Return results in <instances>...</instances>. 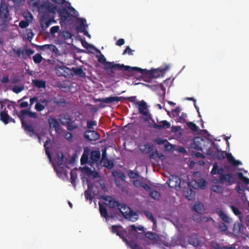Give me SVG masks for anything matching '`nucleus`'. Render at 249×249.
<instances>
[{"label": "nucleus", "instance_id": "f257e3e1", "mask_svg": "<svg viewBox=\"0 0 249 249\" xmlns=\"http://www.w3.org/2000/svg\"><path fill=\"white\" fill-rule=\"evenodd\" d=\"M104 69L109 75L113 74L115 73V71L117 70L123 71H134V67L125 66L123 64H115L114 62H106L104 66Z\"/></svg>", "mask_w": 249, "mask_h": 249}, {"label": "nucleus", "instance_id": "f03ea898", "mask_svg": "<svg viewBox=\"0 0 249 249\" xmlns=\"http://www.w3.org/2000/svg\"><path fill=\"white\" fill-rule=\"evenodd\" d=\"M169 70V67H165L163 68H160L157 69L151 70L150 71L134 67V71H139L142 74H146L150 77L155 78L163 76L167 71Z\"/></svg>", "mask_w": 249, "mask_h": 249}, {"label": "nucleus", "instance_id": "7ed1b4c3", "mask_svg": "<svg viewBox=\"0 0 249 249\" xmlns=\"http://www.w3.org/2000/svg\"><path fill=\"white\" fill-rule=\"evenodd\" d=\"M40 20L41 28L43 30H46L52 23L56 22L53 17H51L50 14L47 12H42Z\"/></svg>", "mask_w": 249, "mask_h": 249}, {"label": "nucleus", "instance_id": "20e7f679", "mask_svg": "<svg viewBox=\"0 0 249 249\" xmlns=\"http://www.w3.org/2000/svg\"><path fill=\"white\" fill-rule=\"evenodd\" d=\"M105 200L108 202L107 205L111 209L118 208L119 211L123 214L126 213V212H124V211L127 208L126 206L124 204H121L119 202L115 200L113 198L110 196H107Z\"/></svg>", "mask_w": 249, "mask_h": 249}, {"label": "nucleus", "instance_id": "39448f33", "mask_svg": "<svg viewBox=\"0 0 249 249\" xmlns=\"http://www.w3.org/2000/svg\"><path fill=\"white\" fill-rule=\"evenodd\" d=\"M149 120L152 122L151 123H150V126L156 129L161 130L162 129L169 128L170 127V123L166 120L159 121L157 119V121L158 124H157L150 116L149 118H145L144 121H147Z\"/></svg>", "mask_w": 249, "mask_h": 249}, {"label": "nucleus", "instance_id": "423d86ee", "mask_svg": "<svg viewBox=\"0 0 249 249\" xmlns=\"http://www.w3.org/2000/svg\"><path fill=\"white\" fill-rule=\"evenodd\" d=\"M33 5L35 6H37L39 8L45 9L47 10L49 13H51L55 14L57 11V6L49 1L45 2L39 5V1H36L33 3Z\"/></svg>", "mask_w": 249, "mask_h": 249}, {"label": "nucleus", "instance_id": "0eeeda50", "mask_svg": "<svg viewBox=\"0 0 249 249\" xmlns=\"http://www.w3.org/2000/svg\"><path fill=\"white\" fill-rule=\"evenodd\" d=\"M0 18L1 19H12L10 15L8 5L5 2H1L0 4Z\"/></svg>", "mask_w": 249, "mask_h": 249}, {"label": "nucleus", "instance_id": "6e6552de", "mask_svg": "<svg viewBox=\"0 0 249 249\" xmlns=\"http://www.w3.org/2000/svg\"><path fill=\"white\" fill-rule=\"evenodd\" d=\"M181 109L179 107H177L175 109H172V116L174 119L179 123H184L186 122V118L187 117L186 114L182 113L181 116L179 115Z\"/></svg>", "mask_w": 249, "mask_h": 249}, {"label": "nucleus", "instance_id": "1a4fd4ad", "mask_svg": "<svg viewBox=\"0 0 249 249\" xmlns=\"http://www.w3.org/2000/svg\"><path fill=\"white\" fill-rule=\"evenodd\" d=\"M225 151H223L220 150L214 151L213 149L209 148L207 150V154L213 159H217L219 160H223L225 159L226 155Z\"/></svg>", "mask_w": 249, "mask_h": 249}, {"label": "nucleus", "instance_id": "9d476101", "mask_svg": "<svg viewBox=\"0 0 249 249\" xmlns=\"http://www.w3.org/2000/svg\"><path fill=\"white\" fill-rule=\"evenodd\" d=\"M21 124L22 127L27 134L31 137L33 136L34 135H36L37 137L38 140L40 142V136L35 131L34 127L32 125L28 124L23 120H21Z\"/></svg>", "mask_w": 249, "mask_h": 249}, {"label": "nucleus", "instance_id": "9b49d317", "mask_svg": "<svg viewBox=\"0 0 249 249\" xmlns=\"http://www.w3.org/2000/svg\"><path fill=\"white\" fill-rule=\"evenodd\" d=\"M219 180L220 183L224 184L227 182L229 185L234 183L236 181L235 177L231 174L222 175L219 176Z\"/></svg>", "mask_w": 249, "mask_h": 249}, {"label": "nucleus", "instance_id": "f8f14e48", "mask_svg": "<svg viewBox=\"0 0 249 249\" xmlns=\"http://www.w3.org/2000/svg\"><path fill=\"white\" fill-rule=\"evenodd\" d=\"M13 52L17 54L18 57H20L22 55V58L24 59H26L27 55L30 56L35 53L33 50L27 49L24 51L21 48H18V49H14Z\"/></svg>", "mask_w": 249, "mask_h": 249}, {"label": "nucleus", "instance_id": "ddd939ff", "mask_svg": "<svg viewBox=\"0 0 249 249\" xmlns=\"http://www.w3.org/2000/svg\"><path fill=\"white\" fill-rule=\"evenodd\" d=\"M84 136L89 141H95L100 138L99 134L95 131L91 130L85 131Z\"/></svg>", "mask_w": 249, "mask_h": 249}, {"label": "nucleus", "instance_id": "4468645a", "mask_svg": "<svg viewBox=\"0 0 249 249\" xmlns=\"http://www.w3.org/2000/svg\"><path fill=\"white\" fill-rule=\"evenodd\" d=\"M137 104L138 105V109L140 114L146 116L150 117V114L148 113L147 106L146 103L143 100L137 102Z\"/></svg>", "mask_w": 249, "mask_h": 249}, {"label": "nucleus", "instance_id": "2eb2a0df", "mask_svg": "<svg viewBox=\"0 0 249 249\" xmlns=\"http://www.w3.org/2000/svg\"><path fill=\"white\" fill-rule=\"evenodd\" d=\"M203 139L197 137H195L192 141L190 147L191 148L198 150V151H202V146H201V142L203 141Z\"/></svg>", "mask_w": 249, "mask_h": 249}, {"label": "nucleus", "instance_id": "dca6fc26", "mask_svg": "<svg viewBox=\"0 0 249 249\" xmlns=\"http://www.w3.org/2000/svg\"><path fill=\"white\" fill-rule=\"evenodd\" d=\"M122 99H124L123 97H117V96H110L105 98H99L98 101L104 103L109 104L112 103H118Z\"/></svg>", "mask_w": 249, "mask_h": 249}, {"label": "nucleus", "instance_id": "f3484780", "mask_svg": "<svg viewBox=\"0 0 249 249\" xmlns=\"http://www.w3.org/2000/svg\"><path fill=\"white\" fill-rule=\"evenodd\" d=\"M154 142L157 143L158 144H163L165 146V149L166 150H171V144H170L166 139H163L162 138H157Z\"/></svg>", "mask_w": 249, "mask_h": 249}, {"label": "nucleus", "instance_id": "a211bd4d", "mask_svg": "<svg viewBox=\"0 0 249 249\" xmlns=\"http://www.w3.org/2000/svg\"><path fill=\"white\" fill-rule=\"evenodd\" d=\"M181 179L177 176L172 175V188H175L176 190L180 189Z\"/></svg>", "mask_w": 249, "mask_h": 249}, {"label": "nucleus", "instance_id": "6ab92c4d", "mask_svg": "<svg viewBox=\"0 0 249 249\" xmlns=\"http://www.w3.org/2000/svg\"><path fill=\"white\" fill-rule=\"evenodd\" d=\"M226 157L228 161L234 166H237L242 164V162L240 160H236L231 153H227Z\"/></svg>", "mask_w": 249, "mask_h": 249}, {"label": "nucleus", "instance_id": "aec40b11", "mask_svg": "<svg viewBox=\"0 0 249 249\" xmlns=\"http://www.w3.org/2000/svg\"><path fill=\"white\" fill-rule=\"evenodd\" d=\"M48 123L50 128H54L56 131L59 129V124L56 119L52 117L49 118Z\"/></svg>", "mask_w": 249, "mask_h": 249}, {"label": "nucleus", "instance_id": "412c9836", "mask_svg": "<svg viewBox=\"0 0 249 249\" xmlns=\"http://www.w3.org/2000/svg\"><path fill=\"white\" fill-rule=\"evenodd\" d=\"M61 19L63 21H66L70 18V13L65 8H63L58 11Z\"/></svg>", "mask_w": 249, "mask_h": 249}, {"label": "nucleus", "instance_id": "4be33fe9", "mask_svg": "<svg viewBox=\"0 0 249 249\" xmlns=\"http://www.w3.org/2000/svg\"><path fill=\"white\" fill-rule=\"evenodd\" d=\"M60 121L61 123L63 125H66L71 122L70 115L68 113H64L60 115Z\"/></svg>", "mask_w": 249, "mask_h": 249}, {"label": "nucleus", "instance_id": "5701e85b", "mask_svg": "<svg viewBox=\"0 0 249 249\" xmlns=\"http://www.w3.org/2000/svg\"><path fill=\"white\" fill-rule=\"evenodd\" d=\"M53 102L57 105L64 107L66 105L65 99L61 96H58L53 99Z\"/></svg>", "mask_w": 249, "mask_h": 249}, {"label": "nucleus", "instance_id": "b1692460", "mask_svg": "<svg viewBox=\"0 0 249 249\" xmlns=\"http://www.w3.org/2000/svg\"><path fill=\"white\" fill-rule=\"evenodd\" d=\"M184 194L185 197L188 199V200H192L194 199L195 196V192L191 189V188L188 187L184 190Z\"/></svg>", "mask_w": 249, "mask_h": 249}, {"label": "nucleus", "instance_id": "393cba45", "mask_svg": "<svg viewBox=\"0 0 249 249\" xmlns=\"http://www.w3.org/2000/svg\"><path fill=\"white\" fill-rule=\"evenodd\" d=\"M54 170L59 177H62V176L68 177V172L63 167L59 166L58 168L54 167Z\"/></svg>", "mask_w": 249, "mask_h": 249}, {"label": "nucleus", "instance_id": "a878e982", "mask_svg": "<svg viewBox=\"0 0 249 249\" xmlns=\"http://www.w3.org/2000/svg\"><path fill=\"white\" fill-rule=\"evenodd\" d=\"M125 217L126 218L133 222L138 219V214L135 212L131 210H130L129 212L125 215Z\"/></svg>", "mask_w": 249, "mask_h": 249}, {"label": "nucleus", "instance_id": "bb28decb", "mask_svg": "<svg viewBox=\"0 0 249 249\" xmlns=\"http://www.w3.org/2000/svg\"><path fill=\"white\" fill-rule=\"evenodd\" d=\"M32 84L38 89L46 87V82L43 80L33 79L32 80Z\"/></svg>", "mask_w": 249, "mask_h": 249}, {"label": "nucleus", "instance_id": "cd10ccee", "mask_svg": "<svg viewBox=\"0 0 249 249\" xmlns=\"http://www.w3.org/2000/svg\"><path fill=\"white\" fill-rule=\"evenodd\" d=\"M99 211L101 214V215L106 218V219H107L109 218V216L107 213V208L106 206L104 205H102V204L99 203Z\"/></svg>", "mask_w": 249, "mask_h": 249}, {"label": "nucleus", "instance_id": "c85d7f7f", "mask_svg": "<svg viewBox=\"0 0 249 249\" xmlns=\"http://www.w3.org/2000/svg\"><path fill=\"white\" fill-rule=\"evenodd\" d=\"M193 210L198 213H201L204 210L203 205L200 202L196 203L194 204Z\"/></svg>", "mask_w": 249, "mask_h": 249}, {"label": "nucleus", "instance_id": "c756f323", "mask_svg": "<svg viewBox=\"0 0 249 249\" xmlns=\"http://www.w3.org/2000/svg\"><path fill=\"white\" fill-rule=\"evenodd\" d=\"M72 71L75 75H78L79 77L84 78L86 76V73L83 71L81 68H72Z\"/></svg>", "mask_w": 249, "mask_h": 249}, {"label": "nucleus", "instance_id": "7c9ffc66", "mask_svg": "<svg viewBox=\"0 0 249 249\" xmlns=\"http://www.w3.org/2000/svg\"><path fill=\"white\" fill-rule=\"evenodd\" d=\"M100 152L99 151H92L90 154V159L93 161H98L100 159Z\"/></svg>", "mask_w": 249, "mask_h": 249}, {"label": "nucleus", "instance_id": "2f4dec72", "mask_svg": "<svg viewBox=\"0 0 249 249\" xmlns=\"http://www.w3.org/2000/svg\"><path fill=\"white\" fill-rule=\"evenodd\" d=\"M42 49H47L50 50L51 52L57 54L59 53L57 48L53 44H46L41 47Z\"/></svg>", "mask_w": 249, "mask_h": 249}, {"label": "nucleus", "instance_id": "473e14b6", "mask_svg": "<svg viewBox=\"0 0 249 249\" xmlns=\"http://www.w3.org/2000/svg\"><path fill=\"white\" fill-rule=\"evenodd\" d=\"M10 116L8 113L5 111H1L0 113V119L5 124H7L9 122Z\"/></svg>", "mask_w": 249, "mask_h": 249}, {"label": "nucleus", "instance_id": "72a5a7b5", "mask_svg": "<svg viewBox=\"0 0 249 249\" xmlns=\"http://www.w3.org/2000/svg\"><path fill=\"white\" fill-rule=\"evenodd\" d=\"M218 213L220 217L224 222L227 223H230L231 222V219L223 211H220Z\"/></svg>", "mask_w": 249, "mask_h": 249}, {"label": "nucleus", "instance_id": "f704fd0d", "mask_svg": "<svg viewBox=\"0 0 249 249\" xmlns=\"http://www.w3.org/2000/svg\"><path fill=\"white\" fill-rule=\"evenodd\" d=\"M143 213L149 220L153 223L154 226L156 225V219L154 217L152 214L148 211H144Z\"/></svg>", "mask_w": 249, "mask_h": 249}, {"label": "nucleus", "instance_id": "c9c22d12", "mask_svg": "<svg viewBox=\"0 0 249 249\" xmlns=\"http://www.w3.org/2000/svg\"><path fill=\"white\" fill-rule=\"evenodd\" d=\"M186 125L187 127L194 132L197 131L199 129L198 126L192 122H187Z\"/></svg>", "mask_w": 249, "mask_h": 249}, {"label": "nucleus", "instance_id": "e433bc0d", "mask_svg": "<svg viewBox=\"0 0 249 249\" xmlns=\"http://www.w3.org/2000/svg\"><path fill=\"white\" fill-rule=\"evenodd\" d=\"M70 175H71L70 181H71V183L72 184V185L73 186V187H75L76 186L75 181H76V179L77 178V174H76V171H72V170L71 171V172L70 173Z\"/></svg>", "mask_w": 249, "mask_h": 249}, {"label": "nucleus", "instance_id": "4c0bfd02", "mask_svg": "<svg viewBox=\"0 0 249 249\" xmlns=\"http://www.w3.org/2000/svg\"><path fill=\"white\" fill-rule=\"evenodd\" d=\"M236 175L239 179L242 180L246 185L249 184V178L245 177L241 172H238Z\"/></svg>", "mask_w": 249, "mask_h": 249}, {"label": "nucleus", "instance_id": "58836bf2", "mask_svg": "<svg viewBox=\"0 0 249 249\" xmlns=\"http://www.w3.org/2000/svg\"><path fill=\"white\" fill-rule=\"evenodd\" d=\"M95 51L97 53L100 54V55L98 56V61L99 63L104 64L105 65L106 62H107V61H106V58H105V56L103 54H102L101 51L98 49H96Z\"/></svg>", "mask_w": 249, "mask_h": 249}, {"label": "nucleus", "instance_id": "ea45409f", "mask_svg": "<svg viewBox=\"0 0 249 249\" xmlns=\"http://www.w3.org/2000/svg\"><path fill=\"white\" fill-rule=\"evenodd\" d=\"M145 236L150 240L155 241L157 240L159 237L156 233L152 232H147L145 233Z\"/></svg>", "mask_w": 249, "mask_h": 249}, {"label": "nucleus", "instance_id": "a19ab883", "mask_svg": "<svg viewBox=\"0 0 249 249\" xmlns=\"http://www.w3.org/2000/svg\"><path fill=\"white\" fill-rule=\"evenodd\" d=\"M144 148H141V151L144 153H149L151 152L152 149V145L149 144H146L144 145Z\"/></svg>", "mask_w": 249, "mask_h": 249}, {"label": "nucleus", "instance_id": "79ce46f5", "mask_svg": "<svg viewBox=\"0 0 249 249\" xmlns=\"http://www.w3.org/2000/svg\"><path fill=\"white\" fill-rule=\"evenodd\" d=\"M64 160V156L62 152L58 153L57 154V159L56 162L59 166L63 164Z\"/></svg>", "mask_w": 249, "mask_h": 249}, {"label": "nucleus", "instance_id": "37998d69", "mask_svg": "<svg viewBox=\"0 0 249 249\" xmlns=\"http://www.w3.org/2000/svg\"><path fill=\"white\" fill-rule=\"evenodd\" d=\"M33 59L35 63L38 64L41 62L43 58L40 53H36L33 57Z\"/></svg>", "mask_w": 249, "mask_h": 249}, {"label": "nucleus", "instance_id": "c03bdc74", "mask_svg": "<svg viewBox=\"0 0 249 249\" xmlns=\"http://www.w3.org/2000/svg\"><path fill=\"white\" fill-rule=\"evenodd\" d=\"M150 196L156 200L159 199L160 197V193L157 191H152L150 193Z\"/></svg>", "mask_w": 249, "mask_h": 249}, {"label": "nucleus", "instance_id": "a18cd8bd", "mask_svg": "<svg viewBox=\"0 0 249 249\" xmlns=\"http://www.w3.org/2000/svg\"><path fill=\"white\" fill-rule=\"evenodd\" d=\"M131 249H142V248L135 243V241H130L127 244Z\"/></svg>", "mask_w": 249, "mask_h": 249}, {"label": "nucleus", "instance_id": "49530a36", "mask_svg": "<svg viewBox=\"0 0 249 249\" xmlns=\"http://www.w3.org/2000/svg\"><path fill=\"white\" fill-rule=\"evenodd\" d=\"M211 189L213 192L218 193H222L223 191V188L219 185H213L211 187Z\"/></svg>", "mask_w": 249, "mask_h": 249}, {"label": "nucleus", "instance_id": "de8ad7c7", "mask_svg": "<svg viewBox=\"0 0 249 249\" xmlns=\"http://www.w3.org/2000/svg\"><path fill=\"white\" fill-rule=\"evenodd\" d=\"M64 137L70 142H72L74 141V136L71 133L69 132H66L65 133Z\"/></svg>", "mask_w": 249, "mask_h": 249}, {"label": "nucleus", "instance_id": "09e8293b", "mask_svg": "<svg viewBox=\"0 0 249 249\" xmlns=\"http://www.w3.org/2000/svg\"><path fill=\"white\" fill-rule=\"evenodd\" d=\"M2 22L1 25L2 27V30L3 31H6L8 28V24L12 19H7V21H5V19H1Z\"/></svg>", "mask_w": 249, "mask_h": 249}, {"label": "nucleus", "instance_id": "8fccbe9b", "mask_svg": "<svg viewBox=\"0 0 249 249\" xmlns=\"http://www.w3.org/2000/svg\"><path fill=\"white\" fill-rule=\"evenodd\" d=\"M232 212L235 215L240 216L242 215L241 212L238 209V208L234 206L231 205L230 206Z\"/></svg>", "mask_w": 249, "mask_h": 249}, {"label": "nucleus", "instance_id": "3c124183", "mask_svg": "<svg viewBox=\"0 0 249 249\" xmlns=\"http://www.w3.org/2000/svg\"><path fill=\"white\" fill-rule=\"evenodd\" d=\"M122 227L120 226L113 225L111 227V231L113 233L117 235L120 231Z\"/></svg>", "mask_w": 249, "mask_h": 249}, {"label": "nucleus", "instance_id": "603ef678", "mask_svg": "<svg viewBox=\"0 0 249 249\" xmlns=\"http://www.w3.org/2000/svg\"><path fill=\"white\" fill-rule=\"evenodd\" d=\"M128 176L131 178H137L139 176V175L137 172L130 170L128 172Z\"/></svg>", "mask_w": 249, "mask_h": 249}, {"label": "nucleus", "instance_id": "864d4df0", "mask_svg": "<svg viewBox=\"0 0 249 249\" xmlns=\"http://www.w3.org/2000/svg\"><path fill=\"white\" fill-rule=\"evenodd\" d=\"M45 108V105L43 104H41V103H38L37 102L36 104L35 105V109L37 111H41L43 110Z\"/></svg>", "mask_w": 249, "mask_h": 249}, {"label": "nucleus", "instance_id": "5fc2aeb1", "mask_svg": "<svg viewBox=\"0 0 249 249\" xmlns=\"http://www.w3.org/2000/svg\"><path fill=\"white\" fill-rule=\"evenodd\" d=\"M97 123L95 121L88 120L87 122V126L88 129H93V126L96 125Z\"/></svg>", "mask_w": 249, "mask_h": 249}, {"label": "nucleus", "instance_id": "6e6d98bb", "mask_svg": "<svg viewBox=\"0 0 249 249\" xmlns=\"http://www.w3.org/2000/svg\"><path fill=\"white\" fill-rule=\"evenodd\" d=\"M85 196L87 200H89L91 201L93 199V196H92L91 193L89 190H86L85 191Z\"/></svg>", "mask_w": 249, "mask_h": 249}, {"label": "nucleus", "instance_id": "4d7b16f0", "mask_svg": "<svg viewBox=\"0 0 249 249\" xmlns=\"http://www.w3.org/2000/svg\"><path fill=\"white\" fill-rule=\"evenodd\" d=\"M24 88L23 86H15L12 90L16 93H18L22 91L24 89Z\"/></svg>", "mask_w": 249, "mask_h": 249}, {"label": "nucleus", "instance_id": "13d9d810", "mask_svg": "<svg viewBox=\"0 0 249 249\" xmlns=\"http://www.w3.org/2000/svg\"><path fill=\"white\" fill-rule=\"evenodd\" d=\"M50 140H48L46 141L44 143V147L45 149V152L46 155H47L48 157L51 160V153L49 151V150L48 149V147H47V144L49 142Z\"/></svg>", "mask_w": 249, "mask_h": 249}, {"label": "nucleus", "instance_id": "bf43d9fd", "mask_svg": "<svg viewBox=\"0 0 249 249\" xmlns=\"http://www.w3.org/2000/svg\"><path fill=\"white\" fill-rule=\"evenodd\" d=\"M29 25V23L27 20H21L19 23V26L22 29L26 28Z\"/></svg>", "mask_w": 249, "mask_h": 249}, {"label": "nucleus", "instance_id": "052dcab7", "mask_svg": "<svg viewBox=\"0 0 249 249\" xmlns=\"http://www.w3.org/2000/svg\"><path fill=\"white\" fill-rule=\"evenodd\" d=\"M67 125V129L69 131H72L77 128V125L72 124L71 122L66 124Z\"/></svg>", "mask_w": 249, "mask_h": 249}, {"label": "nucleus", "instance_id": "680f3d73", "mask_svg": "<svg viewBox=\"0 0 249 249\" xmlns=\"http://www.w3.org/2000/svg\"><path fill=\"white\" fill-rule=\"evenodd\" d=\"M51 102V100L47 99L41 98L38 101V103H41V104L45 105V107L47 106L49 103Z\"/></svg>", "mask_w": 249, "mask_h": 249}, {"label": "nucleus", "instance_id": "e2e57ef3", "mask_svg": "<svg viewBox=\"0 0 249 249\" xmlns=\"http://www.w3.org/2000/svg\"><path fill=\"white\" fill-rule=\"evenodd\" d=\"M218 166L216 163H214L213 165L212 170L211 171V174L212 175H216L218 173Z\"/></svg>", "mask_w": 249, "mask_h": 249}, {"label": "nucleus", "instance_id": "0e129e2a", "mask_svg": "<svg viewBox=\"0 0 249 249\" xmlns=\"http://www.w3.org/2000/svg\"><path fill=\"white\" fill-rule=\"evenodd\" d=\"M113 175L114 176H117L119 178H121L123 180L124 179L125 176H124V174L122 172H116V173L113 172Z\"/></svg>", "mask_w": 249, "mask_h": 249}, {"label": "nucleus", "instance_id": "69168bd1", "mask_svg": "<svg viewBox=\"0 0 249 249\" xmlns=\"http://www.w3.org/2000/svg\"><path fill=\"white\" fill-rule=\"evenodd\" d=\"M88 156L86 155L83 154L81 158V164L83 165L88 162Z\"/></svg>", "mask_w": 249, "mask_h": 249}, {"label": "nucleus", "instance_id": "338daca9", "mask_svg": "<svg viewBox=\"0 0 249 249\" xmlns=\"http://www.w3.org/2000/svg\"><path fill=\"white\" fill-rule=\"evenodd\" d=\"M142 181H141L139 180H135L133 182V184L134 186L137 188H141L142 187Z\"/></svg>", "mask_w": 249, "mask_h": 249}, {"label": "nucleus", "instance_id": "774afa93", "mask_svg": "<svg viewBox=\"0 0 249 249\" xmlns=\"http://www.w3.org/2000/svg\"><path fill=\"white\" fill-rule=\"evenodd\" d=\"M158 157H159V158L160 157V156L159 155V154L158 153L157 150H156L155 151H153L149 155V158L151 159H155Z\"/></svg>", "mask_w": 249, "mask_h": 249}]
</instances>
